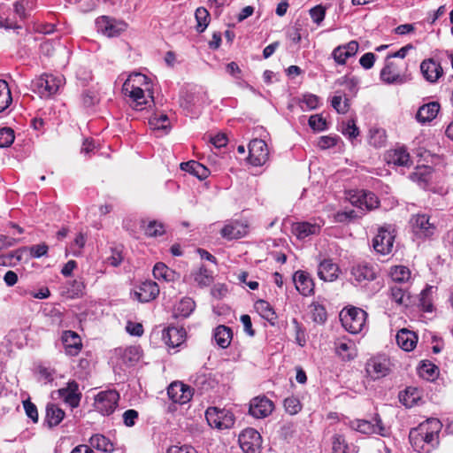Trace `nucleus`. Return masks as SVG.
Instances as JSON below:
<instances>
[{"mask_svg": "<svg viewBox=\"0 0 453 453\" xmlns=\"http://www.w3.org/2000/svg\"><path fill=\"white\" fill-rule=\"evenodd\" d=\"M273 403L265 396H257L251 400L250 413L257 418L267 417L273 411Z\"/></svg>", "mask_w": 453, "mask_h": 453, "instance_id": "14", "label": "nucleus"}, {"mask_svg": "<svg viewBox=\"0 0 453 453\" xmlns=\"http://www.w3.org/2000/svg\"><path fill=\"white\" fill-rule=\"evenodd\" d=\"M27 250H29L30 256L32 257L40 258L41 257L45 256L48 253L49 247L45 243H41L28 247L27 248Z\"/></svg>", "mask_w": 453, "mask_h": 453, "instance_id": "56", "label": "nucleus"}, {"mask_svg": "<svg viewBox=\"0 0 453 453\" xmlns=\"http://www.w3.org/2000/svg\"><path fill=\"white\" fill-rule=\"evenodd\" d=\"M12 97L8 83L0 80V112L5 111L12 104Z\"/></svg>", "mask_w": 453, "mask_h": 453, "instance_id": "44", "label": "nucleus"}, {"mask_svg": "<svg viewBox=\"0 0 453 453\" xmlns=\"http://www.w3.org/2000/svg\"><path fill=\"white\" fill-rule=\"evenodd\" d=\"M365 370L372 380H378L388 374L390 362L384 357H375L367 361Z\"/></svg>", "mask_w": 453, "mask_h": 453, "instance_id": "13", "label": "nucleus"}, {"mask_svg": "<svg viewBox=\"0 0 453 453\" xmlns=\"http://www.w3.org/2000/svg\"><path fill=\"white\" fill-rule=\"evenodd\" d=\"M145 88L133 89L132 92H124V94L132 100L131 105L137 111H142L149 103L148 97L145 96Z\"/></svg>", "mask_w": 453, "mask_h": 453, "instance_id": "36", "label": "nucleus"}, {"mask_svg": "<svg viewBox=\"0 0 453 453\" xmlns=\"http://www.w3.org/2000/svg\"><path fill=\"white\" fill-rule=\"evenodd\" d=\"M169 397L174 403L184 404L192 398V389L182 382L175 381L170 384L167 388Z\"/></svg>", "mask_w": 453, "mask_h": 453, "instance_id": "15", "label": "nucleus"}, {"mask_svg": "<svg viewBox=\"0 0 453 453\" xmlns=\"http://www.w3.org/2000/svg\"><path fill=\"white\" fill-rule=\"evenodd\" d=\"M340 320L342 326L351 334H357L362 331L365 325L366 312L356 307L343 309L340 312Z\"/></svg>", "mask_w": 453, "mask_h": 453, "instance_id": "2", "label": "nucleus"}, {"mask_svg": "<svg viewBox=\"0 0 453 453\" xmlns=\"http://www.w3.org/2000/svg\"><path fill=\"white\" fill-rule=\"evenodd\" d=\"M153 275L156 279L165 281H173L177 277V273L164 263H157L154 265Z\"/></svg>", "mask_w": 453, "mask_h": 453, "instance_id": "40", "label": "nucleus"}, {"mask_svg": "<svg viewBox=\"0 0 453 453\" xmlns=\"http://www.w3.org/2000/svg\"><path fill=\"white\" fill-rule=\"evenodd\" d=\"M432 169L426 165L417 166L415 171L410 175L412 181L417 182L421 188H426L430 181Z\"/></svg>", "mask_w": 453, "mask_h": 453, "instance_id": "34", "label": "nucleus"}, {"mask_svg": "<svg viewBox=\"0 0 453 453\" xmlns=\"http://www.w3.org/2000/svg\"><path fill=\"white\" fill-rule=\"evenodd\" d=\"M339 267L331 259L320 262L318 268V275L324 281H334L338 278Z\"/></svg>", "mask_w": 453, "mask_h": 453, "instance_id": "28", "label": "nucleus"}, {"mask_svg": "<svg viewBox=\"0 0 453 453\" xmlns=\"http://www.w3.org/2000/svg\"><path fill=\"white\" fill-rule=\"evenodd\" d=\"M394 240V229L390 226H381L373 238V249L381 255L388 254L393 249Z\"/></svg>", "mask_w": 453, "mask_h": 453, "instance_id": "7", "label": "nucleus"}, {"mask_svg": "<svg viewBox=\"0 0 453 453\" xmlns=\"http://www.w3.org/2000/svg\"><path fill=\"white\" fill-rule=\"evenodd\" d=\"M61 339L67 355L76 356L81 351L82 344L77 333L70 330L65 331Z\"/></svg>", "mask_w": 453, "mask_h": 453, "instance_id": "24", "label": "nucleus"}, {"mask_svg": "<svg viewBox=\"0 0 453 453\" xmlns=\"http://www.w3.org/2000/svg\"><path fill=\"white\" fill-rule=\"evenodd\" d=\"M191 275L200 288H206L213 282L212 272L209 271L204 265H200L193 270Z\"/></svg>", "mask_w": 453, "mask_h": 453, "instance_id": "32", "label": "nucleus"}, {"mask_svg": "<svg viewBox=\"0 0 453 453\" xmlns=\"http://www.w3.org/2000/svg\"><path fill=\"white\" fill-rule=\"evenodd\" d=\"M350 203L357 207L372 210L379 206L378 197L372 192L359 190L349 196Z\"/></svg>", "mask_w": 453, "mask_h": 453, "instance_id": "16", "label": "nucleus"}, {"mask_svg": "<svg viewBox=\"0 0 453 453\" xmlns=\"http://www.w3.org/2000/svg\"><path fill=\"white\" fill-rule=\"evenodd\" d=\"M138 418V412L135 410L130 409L123 413V421L127 426H133Z\"/></svg>", "mask_w": 453, "mask_h": 453, "instance_id": "61", "label": "nucleus"}, {"mask_svg": "<svg viewBox=\"0 0 453 453\" xmlns=\"http://www.w3.org/2000/svg\"><path fill=\"white\" fill-rule=\"evenodd\" d=\"M326 311L324 306L313 304L311 310V318L314 322L323 324L326 320Z\"/></svg>", "mask_w": 453, "mask_h": 453, "instance_id": "50", "label": "nucleus"}, {"mask_svg": "<svg viewBox=\"0 0 453 453\" xmlns=\"http://www.w3.org/2000/svg\"><path fill=\"white\" fill-rule=\"evenodd\" d=\"M257 312L271 324H273L277 319L273 308L265 300H258L255 303Z\"/></svg>", "mask_w": 453, "mask_h": 453, "instance_id": "42", "label": "nucleus"}, {"mask_svg": "<svg viewBox=\"0 0 453 453\" xmlns=\"http://www.w3.org/2000/svg\"><path fill=\"white\" fill-rule=\"evenodd\" d=\"M375 61V55L372 52H368L364 54L360 59L359 63L365 69H370L373 66Z\"/></svg>", "mask_w": 453, "mask_h": 453, "instance_id": "63", "label": "nucleus"}, {"mask_svg": "<svg viewBox=\"0 0 453 453\" xmlns=\"http://www.w3.org/2000/svg\"><path fill=\"white\" fill-rule=\"evenodd\" d=\"M269 158L267 144L261 139H254L249 144V159L250 164L260 166Z\"/></svg>", "mask_w": 453, "mask_h": 453, "instance_id": "10", "label": "nucleus"}, {"mask_svg": "<svg viewBox=\"0 0 453 453\" xmlns=\"http://www.w3.org/2000/svg\"><path fill=\"white\" fill-rule=\"evenodd\" d=\"M115 353L119 357L120 368L134 366L142 357L141 349L137 346L118 349L115 350Z\"/></svg>", "mask_w": 453, "mask_h": 453, "instance_id": "17", "label": "nucleus"}, {"mask_svg": "<svg viewBox=\"0 0 453 453\" xmlns=\"http://www.w3.org/2000/svg\"><path fill=\"white\" fill-rule=\"evenodd\" d=\"M342 133L345 135H348L350 139L356 138L359 134L358 128L353 119L348 121L346 127L342 130Z\"/></svg>", "mask_w": 453, "mask_h": 453, "instance_id": "62", "label": "nucleus"}, {"mask_svg": "<svg viewBox=\"0 0 453 453\" xmlns=\"http://www.w3.org/2000/svg\"><path fill=\"white\" fill-rule=\"evenodd\" d=\"M150 128L154 130L167 131L170 127V120L166 114L155 115L149 120Z\"/></svg>", "mask_w": 453, "mask_h": 453, "instance_id": "46", "label": "nucleus"}, {"mask_svg": "<svg viewBox=\"0 0 453 453\" xmlns=\"http://www.w3.org/2000/svg\"><path fill=\"white\" fill-rule=\"evenodd\" d=\"M349 426L359 433L365 434H380L387 435V429L382 425L380 418L376 416L372 420L356 419L349 422Z\"/></svg>", "mask_w": 453, "mask_h": 453, "instance_id": "9", "label": "nucleus"}, {"mask_svg": "<svg viewBox=\"0 0 453 453\" xmlns=\"http://www.w3.org/2000/svg\"><path fill=\"white\" fill-rule=\"evenodd\" d=\"M319 98L313 94H305L300 100V105L303 110H314L319 106Z\"/></svg>", "mask_w": 453, "mask_h": 453, "instance_id": "49", "label": "nucleus"}, {"mask_svg": "<svg viewBox=\"0 0 453 453\" xmlns=\"http://www.w3.org/2000/svg\"><path fill=\"white\" fill-rule=\"evenodd\" d=\"M332 106L336 110L338 113L344 114L349 110L348 99L342 100V96H334L332 98Z\"/></svg>", "mask_w": 453, "mask_h": 453, "instance_id": "54", "label": "nucleus"}, {"mask_svg": "<svg viewBox=\"0 0 453 453\" xmlns=\"http://www.w3.org/2000/svg\"><path fill=\"white\" fill-rule=\"evenodd\" d=\"M246 226L239 222H234L225 226L221 230V234L227 239H238L246 234Z\"/></svg>", "mask_w": 453, "mask_h": 453, "instance_id": "39", "label": "nucleus"}, {"mask_svg": "<svg viewBox=\"0 0 453 453\" xmlns=\"http://www.w3.org/2000/svg\"><path fill=\"white\" fill-rule=\"evenodd\" d=\"M350 347H351V342H338L335 347L336 353L339 356H341L343 359H351V358H353V355L350 353H348Z\"/></svg>", "mask_w": 453, "mask_h": 453, "instance_id": "58", "label": "nucleus"}, {"mask_svg": "<svg viewBox=\"0 0 453 453\" xmlns=\"http://www.w3.org/2000/svg\"><path fill=\"white\" fill-rule=\"evenodd\" d=\"M213 337L220 348L226 349L230 345L233 333L228 326L221 325L216 327Z\"/></svg>", "mask_w": 453, "mask_h": 453, "instance_id": "35", "label": "nucleus"}, {"mask_svg": "<svg viewBox=\"0 0 453 453\" xmlns=\"http://www.w3.org/2000/svg\"><path fill=\"white\" fill-rule=\"evenodd\" d=\"M389 297L396 303L402 304L404 301L405 290L396 285L391 286L389 290Z\"/></svg>", "mask_w": 453, "mask_h": 453, "instance_id": "55", "label": "nucleus"}, {"mask_svg": "<svg viewBox=\"0 0 453 453\" xmlns=\"http://www.w3.org/2000/svg\"><path fill=\"white\" fill-rule=\"evenodd\" d=\"M418 342V336L412 331L401 329L396 334V342L398 346L405 351L412 350Z\"/></svg>", "mask_w": 453, "mask_h": 453, "instance_id": "31", "label": "nucleus"}, {"mask_svg": "<svg viewBox=\"0 0 453 453\" xmlns=\"http://www.w3.org/2000/svg\"><path fill=\"white\" fill-rule=\"evenodd\" d=\"M420 71L424 78L432 83L437 81L443 74L441 65L432 58L426 59L421 63Z\"/></svg>", "mask_w": 453, "mask_h": 453, "instance_id": "21", "label": "nucleus"}, {"mask_svg": "<svg viewBox=\"0 0 453 453\" xmlns=\"http://www.w3.org/2000/svg\"><path fill=\"white\" fill-rule=\"evenodd\" d=\"M293 234L300 240L319 234L320 226L309 222H297L292 226Z\"/></svg>", "mask_w": 453, "mask_h": 453, "instance_id": "29", "label": "nucleus"}, {"mask_svg": "<svg viewBox=\"0 0 453 453\" xmlns=\"http://www.w3.org/2000/svg\"><path fill=\"white\" fill-rule=\"evenodd\" d=\"M119 399V395L116 390L101 391L95 398L94 406L103 415H110L115 411Z\"/></svg>", "mask_w": 453, "mask_h": 453, "instance_id": "6", "label": "nucleus"}, {"mask_svg": "<svg viewBox=\"0 0 453 453\" xmlns=\"http://www.w3.org/2000/svg\"><path fill=\"white\" fill-rule=\"evenodd\" d=\"M195 17H196V19L197 22V25H196L197 32H199V33L203 32L206 29V27H208L209 22H210L209 12L203 7H199L196 11Z\"/></svg>", "mask_w": 453, "mask_h": 453, "instance_id": "45", "label": "nucleus"}, {"mask_svg": "<svg viewBox=\"0 0 453 453\" xmlns=\"http://www.w3.org/2000/svg\"><path fill=\"white\" fill-rule=\"evenodd\" d=\"M196 303L190 297H183L174 307L176 317L188 318L195 310Z\"/></svg>", "mask_w": 453, "mask_h": 453, "instance_id": "37", "label": "nucleus"}, {"mask_svg": "<svg viewBox=\"0 0 453 453\" xmlns=\"http://www.w3.org/2000/svg\"><path fill=\"white\" fill-rule=\"evenodd\" d=\"M159 294L157 284L151 280L142 282L137 289L134 291V296L141 303H147L154 300Z\"/></svg>", "mask_w": 453, "mask_h": 453, "instance_id": "18", "label": "nucleus"}, {"mask_svg": "<svg viewBox=\"0 0 453 453\" xmlns=\"http://www.w3.org/2000/svg\"><path fill=\"white\" fill-rule=\"evenodd\" d=\"M284 407L287 412L295 415L301 411V403L296 397H288L284 401Z\"/></svg>", "mask_w": 453, "mask_h": 453, "instance_id": "51", "label": "nucleus"}, {"mask_svg": "<svg viewBox=\"0 0 453 453\" xmlns=\"http://www.w3.org/2000/svg\"><path fill=\"white\" fill-rule=\"evenodd\" d=\"M90 446L104 452L111 453L114 450L113 443L103 434H95L90 440Z\"/></svg>", "mask_w": 453, "mask_h": 453, "instance_id": "41", "label": "nucleus"}, {"mask_svg": "<svg viewBox=\"0 0 453 453\" xmlns=\"http://www.w3.org/2000/svg\"><path fill=\"white\" fill-rule=\"evenodd\" d=\"M167 453H197L195 448L184 445V446H172L168 449Z\"/></svg>", "mask_w": 453, "mask_h": 453, "instance_id": "64", "label": "nucleus"}, {"mask_svg": "<svg viewBox=\"0 0 453 453\" xmlns=\"http://www.w3.org/2000/svg\"><path fill=\"white\" fill-rule=\"evenodd\" d=\"M58 395L71 407H77L80 403L81 394L79 386L74 380L69 381L65 388L58 390Z\"/></svg>", "mask_w": 453, "mask_h": 453, "instance_id": "19", "label": "nucleus"}, {"mask_svg": "<svg viewBox=\"0 0 453 453\" xmlns=\"http://www.w3.org/2000/svg\"><path fill=\"white\" fill-rule=\"evenodd\" d=\"M438 368L432 364H423L420 367L419 372L423 377H426L427 380H431L437 374Z\"/></svg>", "mask_w": 453, "mask_h": 453, "instance_id": "59", "label": "nucleus"}, {"mask_svg": "<svg viewBox=\"0 0 453 453\" xmlns=\"http://www.w3.org/2000/svg\"><path fill=\"white\" fill-rule=\"evenodd\" d=\"M333 453H350V447L345 438L341 434H335L332 439Z\"/></svg>", "mask_w": 453, "mask_h": 453, "instance_id": "47", "label": "nucleus"}, {"mask_svg": "<svg viewBox=\"0 0 453 453\" xmlns=\"http://www.w3.org/2000/svg\"><path fill=\"white\" fill-rule=\"evenodd\" d=\"M165 232L164 226L157 221H150L145 226V234L151 237L162 235Z\"/></svg>", "mask_w": 453, "mask_h": 453, "instance_id": "52", "label": "nucleus"}, {"mask_svg": "<svg viewBox=\"0 0 453 453\" xmlns=\"http://www.w3.org/2000/svg\"><path fill=\"white\" fill-rule=\"evenodd\" d=\"M385 159L388 164L400 166H406L409 165L411 158L406 149L400 147L395 150H391L387 152Z\"/></svg>", "mask_w": 453, "mask_h": 453, "instance_id": "30", "label": "nucleus"}, {"mask_svg": "<svg viewBox=\"0 0 453 453\" xmlns=\"http://www.w3.org/2000/svg\"><path fill=\"white\" fill-rule=\"evenodd\" d=\"M440 104L437 102H429L420 106L416 113V119L420 124L429 123L434 120L440 111Z\"/></svg>", "mask_w": 453, "mask_h": 453, "instance_id": "23", "label": "nucleus"}, {"mask_svg": "<svg viewBox=\"0 0 453 453\" xmlns=\"http://www.w3.org/2000/svg\"><path fill=\"white\" fill-rule=\"evenodd\" d=\"M240 447L244 453H261L262 438L254 428H246L239 435Z\"/></svg>", "mask_w": 453, "mask_h": 453, "instance_id": "8", "label": "nucleus"}, {"mask_svg": "<svg viewBox=\"0 0 453 453\" xmlns=\"http://www.w3.org/2000/svg\"><path fill=\"white\" fill-rule=\"evenodd\" d=\"M205 418L209 426L218 430L230 429L234 425V414L226 409L209 407L205 411Z\"/></svg>", "mask_w": 453, "mask_h": 453, "instance_id": "4", "label": "nucleus"}, {"mask_svg": "<svg viewBox=\"0 0 453 453\" xmlns=\"http://www.w3.org/2000/svg\"><path fill=\"white\" fill-rule=\"evenodd\" d=\"M296 290L303 296H309L313 293L314 283L311 276L303 272L297 271L293 276Z\"/></svg>", "mask_w": 453, "mask_h": 453, "instance_id": "25", "label": "nucleus"}, {"mask_svg": "<svg viewBox=\"0 0 453 453\" xmlns=\"http://www.w3.org/2000/svg\"><path fill=\"white\" fill-rule=\"evenodd\" d=\"M98 32L108 37L118 36L127 29V25L124 21L116 20L107 16H102L96 21Z\"/></svg>", "mask_w": 453, "mask_h": 453, "instance_id": "11", "label": "nucleus"}, {"mask_svg": "<svg viewBox=\"0 0 453 453\" xmlns=\"http://www.w3.org/2000/svg\"><path fill=\"white\" fill-rule=\"evenodd\" d=\"M389 275L395 283H402L409 280L411 271L403 265H395L391 267Z\"/></svg>", "mask_w": 453, "mask_h": 453, "instance_id": "43", "label": "nucleus"}, {"mask_svg": "<svg viewBox=\"0 0 453 453\" xmlns=\"http://www.w3.org/2000/svg\"><path fill=\"white\" fill-rule=\"evenodd\" d=\"M351 275L357 282L369 281L376 278V269L372 265L362 262L351 268Z\"/></svg>", "mask_w": 453, "mask_h": 453, "instance_id": "22", "label": "nucleus"}, {"mask_svg": "<svg viewBox=\"0 0 453 453\" xmlns=\"http://www.w3.org/2000/svg\"><path fill=\"white\" fill-rule=\"evenodd\" d=\"M404 70H406V65L403 61L395 62L387 59L385 66L380 71V78L388 84H403L407 81Z\"/></svg>", "mask_w": 453, "mask_h": 453, "instance_id": "5", "label": "nucleus"}, {"mask_svg": "<svg viewBox=\"0 0 453 453\" xmlns=\"http://www.w3.org/2000/svg\"><path fill=\"white\" fill-rule=\"evenodd\" d=\"M413 233L418 237H430L435 231L434 223L430 222L429 216L426 214H417L411 219Z\"/></svg>", "mask_w": 453, "mask_h": 453, "instance_id": "12", "label": "nucleus"}, {"mask_svg": "<svg viewBox=\"0 0 453 453\" xmlns=\"http://www.w3.org/2000/svg\"><path fill=\"white\" fill-rule=\"evenodd\" d=\"M145 88L150 90L149 81L146 75L140 73L130 74L122 86L123 92H132L133 89Z\"/></svg>", "mask_w": 453, "mask_h": 453, "instance_id": "27", "label": "nucleus"}, {"mask_svg": "<svg viewBox=\"0 0 453 453\" xmlns=\"http://www.w3.org/2000/svg\"><path fill=\"white\" fill-rule=\"evenodd\" d=\"M63 84L62 77L52 74H43L32 81V90L42 98H48L55 95Z\"/></svg>", "mask_w": 453, "mask_h": 453, "instance_id": "3", "label": "nucleus"}, {"mask_svg": "<svg viewBox=\"0 0 453 453\" xmlns=\"http://www.w3.org/2000/svg\"><path fill=\"white\" fill-rule=\"evenodd\" d=\"M359 45L357 41H351L344 45L336 47L332 53L334 61L339 65H344L347 59L357 54Z\"/></svg>", "mask_w": 453, "mask_h": 453, "instance_id": "20", "label": "nucleus"}, {"mask_svg": "<svg viewBox=\"0 0 453 453\" xmlns=\"http://www.w3.org/2000/svg\"><path fill=\"white\" fill-rule=\"evenodd\" d=\"M65 412L62 409L54 403L47 405L46 408V422L49 426H58L64 418Z\"/></svg>", "mask_w": 453, "mask_h": 453, "instance_id": "38", "label": "nucleus"}, {"mask_svg": "<svg viewBox=\"0 0 453 453\" xmlns=\"http://www.w3.org/2000/svg\"><path fill=\"white\" fill-rule=\"evenodd\" d=\"M14 131L11 127L0 129V148H7L14 142Z\"/></svg>", "mask_w": 453, "mask_h": 453, "instance_id": "48", "label": "nucleus"}, {"mask_svg": "<svg viewBox=\"0 0 453 453\" xmlns=\"http://www.w3.org/2000/svg\"><path fill=\"white\" fill-rule=\"evenodd\" d=\"M309 126L314 131H323L326 128V121L321 115H311L309 119Z\"/></svg>", "mask_w": 453, "mask_h": 453, "instance_id": "53", "label": "nucleus"}, {"mask_svg": "<svg viewBox=\"0 0 453 453\" xmlns=\"http://www.w3.org/2000/svg\"><path fill=\"white\" fill-rule=\"evenodd\" d=\"M442 424L437 418H428L412 428L409 434L410 443L413 449L421 453H429L439 446V434Z\"/></svg>", "mask_w": 453, "mask_h": 453, "instance_id": "1", "label": "nucleus"}, {"mask_svg": "<svg viewBox=\"0 0 453 453\" xmlns=\"http://www.w3.org/2000/svg\"><path fill=\"white\" fill-rule=\"evenodd\" d=\"M399 400L405 407L411 408L421 400V395L418 388L410 387L399 394Z\"/></svg>", "mask_w": 453, "mask_h": 453, "instance_id": "33", "label": "nucleus"}, {"mask_svg": "<svg viewBox=\"0 0 453 453\" xmlns=\"http://www.w3.org/2000/svg\"><path fill=\"white\" fill-rule=\"evenodd\" d=\"M310 15L313 22L320 24L326 16V8L322 5H317L310 10Z\"/></svg>", "mask_w": 453, "mask_h": 453, "instance_id": "57", "label": "nucleus"}, {"mask_svg": "<svg viewBox=\"0 0 453 453\" xmlns=\"http://www.w3.org/2000/svg\"><path fill=\"white\" fill-rule=\"evenodd\" d=\"M163 339L166 345L176 348L185 342L186 331L182 327H168L163 334Z\"/></svg>", "mask_w": 453, "mask_h": 453, "instance_id": "26", "label": "nucleus"}, {"mask_svg": "<svg viewBox=\"0 0 453 453\" xmlns=\"http://www.w3.org/2000/svg\"><path fill=\"white\" fill-rule=\"evenodd\" d=\"M24 409L27 417H29L34 422L38 421V411L36 406L32 403L30 401H24L23 403Z\"/></svg>", "mask_w": 453, "mask_h": 453, "instance_id": "60", "label": "nucleus"}]
</instances>
